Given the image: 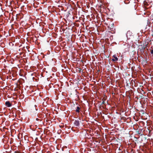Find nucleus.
I'll list each match as a JSON object with an SVG mask.
<instances>
[{
    "label": "nucleus",
    "mask_w": 153,
    "mask_h": 153,
    "mask_svg": "<svg viewBox=\"0 0 153 153\" xmlns=\"http://www.w3.org/2000/svg\"><path fill=\"white\" fill-rule=\"evenodd\" d=\"M113 57L114 58V59H112V60L113 61H117L118 60V58L115 55H114Z\"/></svg>",
    "instance_id": "39448f33"
},
{
    "label": "nucleus",
    "mask_w": 153,
    "mask_h": 153,
    "mask_svg": "<svg viewBox=\"0 0 153 153\" xmlns=\"http://www.w3.org/2000/svg\"><path fill=\"white\" fill-rule=\"evenodd\" d=\"M80 108L78 106L77 107H76V111L77 112H78V113H79L80 111Z\"/></svg>",
    "instance_id": "423d86ee"
},
{
    "label": "nucleus",
    "mask_w": 153,
    "mask_h": 153,
    "mask_svg": "<svg viewBox=\"0 0 153 153\" xmlns=\"http://www.w3.org/2000/svg\"><path fill=\"white\" fill-rule=\"evenodd\" d=\"M5 105L8 107H10L12 106V104H11L9 101H6L5 102Z\"/></svg>",
    "instance_id": "f257e3e1"
},
{
    "label": "nucleus",
    "mask_w": 153,
    "mask_h": 153,
    "mask_svg": "<svg viewBox=\"0 0 153 153\" xmlns=\"http://www.w3.org/2000/svg\"><path fill=\"white\" fill-rule=\"evenodd\" d=\"M22 54V53H20V54Z\"/></svg>",
    "instance_id": "ddd939ff"
},
{
    "label": "nucleus",
    "mask_w": 153,
    "mask_h": 153,
    "mask_svg": "<svg viewBox=\"0 0 153 153\" xmlns=\"http://www.w3.org/2000/svg\"><path fill=\"white\" fill-rule=\"evenodd\" d=\"M140 46H141V48L140 49V50L142 52H144L146 47H145L144 46H142V45H140Z\"/></svg>",
    "instance_id": "20e7f679"
},
{
    "label": "nucleus",
    "mask_w": 153,
    "mask_h": 153,
    "mask_svg": "<svg viewBox=\"0 0 153 153\" xmlns=\"http://www.w3.org/2000/svg\"><path fill=\"white\" fill-rule=\"evenodd\" d=\"M140 112L142 114H144V111L143 110H141Z\"/></svg>",
    "instance_id": "0eeeda50"
},
{
    "label": "nucleus",
    "mask_w": 153,
    "mask_h": 153,
    "mask_svg": "<svg viewBox=\"0 0 153 153\" xmlns=\"http://www.w3.org/2000/svg\"><path fill=\"white\" fill-rule=\"evenodd\" d=\"M100 6L101 7H102V5H100Z\"/></svg>",
    "instance_id": "f8f14e48"
},
{
    "label": "nucleus",
    "mask_w": 153,
    "mask_h": 153,
    "mask_svg": "<svg viewBox=\"0 0 153 153\" xmlns=\"http://www.w3.org/2000/svg\"><path fill=\"white\" fill-rule=\"evenodd\" d=\"M114 24L113 23H111L110 24H109L108 26V28H110L111 30L113 29L114 27Z\"/></svg>",
    "instance_id": "7ed1b4c3"
},
{
    "label": "nucleus",
    "mask_w": 153,
    "mask_h": 153,
    "mask_svg": "<svg viewBox=\"0 0 153 153\" xmlns=\"http://www.w3.org/2000/svg\"><path fill=\"white\" fill-rule=\"evenodd\" d=\"M74 124L75 126H79V123L78 120H75L74 122Z\"/></svg>",
    "instance_id": "f03ea898"
},
{
    "label": "nucleus",
    "mask_w": 153,
    "mask_h": 153,
    "mask_svg": "<svg viewBox=\"0 0 153 153\" xmlns=\"http://www.w3.org/2000/svg\"><path fill=\"white\" fill-rule=\"evenodd\" d=\"M150 53L152 54H153V50H150Z\"/></svg>",
    "instance_id": "1a4fd4ad"
},
{
    "label": "nucleus",
    "mask_w": 153,
    "mask_h": 153,
    "mask_svg": "<svg viewBox=\"0 0 153 153\" xmlns=\"http://www.w3.org/2000/svg\"><path fill=\"white\" fill-rule=\"evenodd\" d=\"M105 102L104 101H103L102 102L101 104L102 105L103 104H105Z\"/></svg>",
    "instance_id": "9d476101"
},
{
    "label": "nucleus",
    "mask_w": 153,
    "mask_h": 153,
    "mask_svg": "<svg viewBox=\"0 0 153 153\" xmlns=\"http://www.w3.org/2000/svg\"><path fill=\"white\" fill-rule=\"evenodd\" d=\"M14 153H24L23 152H21L18 151H15Z\"/></svg>",
    "instance_id": "6e6552de"
},
{
    "label": "nucleus",
    "mask_w": 153,
    "mask_h": 153,
    "mask_svg": "<svg viewBox=\"0 0 153 153\" xmlns=\"http://www.w3.org/2000/svg\"><path fill=\"white\" fill-rule=\"evenodd\" d=\"M36 120H39L38 118H36Z\"/></svg>",
    "instance_id": "9b49d317"
}]
</instances>
